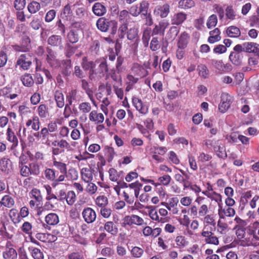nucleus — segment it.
Segmentation results:
<instances>
[{
  "label": "nucleus",
  "mask_w": 259,
  "mask_h": 259,
  "mask_svg": "<svg viewBox=\"0 0 259 259\" xmlns=\"http://www.w3.org/2000/svg\"><path fill=\"white\" fill-rule=\"evenodd\" d=\"M107 203V198L104 196H99L96 199V204L102 208L104 207Z\"/></svg>",
  "instance_id": "obj_59"
},
{
  "label": "nucleus",
  "mask_w": 259,
  "mask_h": 259,
  "mask_svg": "<svg viewBox=\"0 0 259 259\" xmlns=\"http://www.w3.org/2000/svg\"><path fill=\"white\" fill-rule=\"evenodd\" d=\"M218 23V18L216 15L212 14L210 15L207 21L206 26L208 29H211L216 26Z\"/></svg>",
  "instance_id": "obj_49"
},
{
  "label": "nucleus",
  "mask_w": 259,
  "mask_h": 259,
  "mask_svg": "<svg viewBox=\"0 0 259 259\" xmlns=\"http://www.w3.org/2000/svg\"><path fill=\"white\" fill-rule=\"evenodd\" d=\"M0 204L7 208H12L15 204L14 199L9 195H5L0 200Z\"/></svg>",
  "instance_id": "obj_29"
},
{
  "label": "nucleus",
  "mask_w": 259,
  "mask_h": 259,
  "mask_svg": "<svg viewBox=\"0 0 259 259\" xmlns=\"http://www.w3.org/2000/svg\"><path fill=\"white\" fill-rule=\"evenodd\" d=\"M187 15L184 12H179L174 14L171 18V23L173 25L181 24L187 19Z\"/></svg>",
  "instance_id": "obj_16"
},
{
  "label": "nucleus",
  "mask_w": 259,
  "mask_h": 259,
  "mask_svg": "<svg viewBox=\"0 0 259 259\" xmlns=\"http://www.w3.org/2000/svg\"><path fill=\"white\" fill-rule=\"evenodd\" d=\"M211 65L216 69V72L220 74H223L230 71L232 70V66L230 64H224L222 60L213 59L211 61Z\"/></svg>",
  "instance_id": "obj_6"
},
{
  "label": "nucleus",
  "mask_w": 259,
  "mask_h": 259,
  "mask_svg": "<svg viewBox=\"0 0 259 259\" xmlns=\"http://www.w3.org/2000/svg\"><path fill=\"white\" fill-rule=\"evenodd\" d=\"M32 57L29 53H25L21 55L18 58L16 67H19L24 70L29 69L32 63Z\"/></svg>",
  "instance_id": "obj_5"
},
{
  "label": "nucleus",
  "mask_w": 259,
  "mask_h": 259,
  "mask_svg": "<svg viewBox=\"0 0 259 259\" xmlns=\"http://www.w3.org/2000/svg\"><path fill=\"white\" fill-rule=\"evenodd\" d=\"M28 10L31 14L36 13L40 8V6L39 3L33 1L29 3L28 5Z\"/></svg>",
  "instance_id": "obj_50"
},
{
  "label": "nucleus",
  "mask_w": 259,
  "mask_h": 259,
  "mask_svg": "<svg viewBox=\"0 0 259 259\" xmlns=\"http://www.w3.org/2000/svg\"><path fill=\"white\" fill-rule=\"evenodd\" d=\"M202 221L205 226V228L207 225H211L214 226L215 225V222L214 217L213 214H206L204 217H203Z\"/></svg>",
  "instance_id": "obj_43"
},
{
  "label": "nucleus",
  "mask_w": 259,
  "mask_h": 259,
  "mask_svg": "<svg viewBox=\"0 0 259 259\" xmlns=\"http://www.w3.org/2000/svg\"><path fill=\"white\" fill-rule=\"evenodd\" d=\"M199 223L197 220H193L188 227H186V235L188 236H192L194 234V231L197 230L199 227Z\"/></svg>",
  "instance_id": "obj_30"
},
{
  "label": "nucleus",
  "mask_w": 259,
  "mask_h": 259,
  "mask_svg": "<svg viewBox=\"0 0 259 259\" xmlns=\"http://www.w3.org/2000/svg\"><path fill=\"white\" fill-rule=\"evenodd\" d=\"M148 215L151 220L158 223H164L167 222L169 220L167 218H160L157 211L153 206L150 207L148 211Z\"/></svg>",
  "instance_id": "obj_14"
},
{
  "label": "nucleus",
  "mask_w": 259,
  "mask_h": 259,
  "mask_svg": "<svg viewBox=\"0 0 259 259\" xmlns=\"http://www.w3.org/2000/svg\"><path fill=\"white\" fill-rule=\"evenodd\" d=\"M65 199L68 205H73L76 200V195L75 193L72 191L68 192Z\"/></svg>",
  "instance_id": "obj_56"
},
{
  "label": "nucleus",
  "mask_w": 259,
  "mask_h": 259,
  "mask_svg": "<svg viewBox=\"0 0 259 259\" xmlns=\"http://www.w3.org/2000/svg\"><path fill=\"white\" fill-rule=\"evenodd\" d=\"M30 175L38 176L39 175L40 165L37 161H33L29 164Z\"/></svg>",
  "instance_id": "obj_34"
},
{
  "label": "nucleus",
  "mask_w": 259,
  "mask_h": 259,
  "mask_svg": "<svg viewBox=\"0 0 259 259\" xmlns=\"http://www.w3.org/2000/svg\"><path fill=\"white\" fill-rule=\"evenodd\" d=\"M249 26L259 28V16L255 15L251 17L249 20Z\"/></svg>",
  "instance_id": "obj_64"
},
{
  "label": "nucleus",
  "mask_w": 259,
  "mask_h": 259,
  "mask_svg": "<svg viewBox=\"0 0 259 259\" xmlns=\"http://www.w3.org/2000/svg\"><path fill=\"white\" fill-rule=\"evenodd\" d=\"M131 73L140 77H144L148 74V71L142 65L134 63L131 68Z\"/></svg>",
  "instance_id": "obj_11"
},
{
  "label": "nucleus",
  "mask_w": 259,
  "mask_h": 259,
  "mask_svg": "<svg viewBox=\"0 0 259 259\" xmlns=\"http://www.w3.org/2000/svg\"><path fill=\"white\" fill-rule=\"evenodd\" d=\"M104 151L105 155L108 158V161H111L115 155V152L113 148L106 146L104 149Z\"/></svg>",
  "instance_id": "obj_47"
},
{
  "label": "nucleus",
  "mask_w": 259,
  "mask_h": 259,
  "mask_svg": "<svg viewBox=\"0 0 259 259\" xmlns=\"http://www.w3.org/2000/svg\"><path fill=\"white\" fill-rule=\"evenodd\" d=\"M72 16L70 6L69 5H66L63 11L61 13V17L62 19L68 20L70 19Z\"/></svg>",
  "instance_id": "obj_48"
},
{
  "label": "nucleus",
  "mask_w": 259,
  "mask_h": 259,
  "mask_svg": "<svg viewBox=\"0 0 259 259\" xmlns=\"http://www.w3.org/2000/svg\"><path fill=\"white\" fill-rule=\"evenodd\" d=\"M109 179L111 181L118 182L119 178V175L117 171L114 168H110L109 170Z\"/></svg>",
  "instance_id": "obj_62"
},
{
  "label": "nucleus",
  "mask_w": 259,
  "mask_h": 259,
  "mask_svg": "<svg viewBox=\"0 0 259 259\" xmlns=\"http://www.w3.org/2000/svg\"><path fill=\"white\" fill-rule=\"evenodd\" d=\"M25 44L21 46H15L14 49L18 52H27L30 49V40L29 39L27 38L25 40Z\"/></svg>",
  "instance_id": "obj_51"
},
{
  "label": "nucleus",
  "mask_w": 259,
  "mask_h": 259,
  "mask_svg": "<svg viewBox=\"0 0 259 259\" xmlns=\"http://www.w3.org/2000/svg\"><path fill=\"white\" fill-rule=\"evenodd\" d=\"M94 14L98 16H102L105 15L107 10L106 7L100 3H96L92 7Z\"/></svg>",
  "instance_id": "obj_23"
},
{
  "label": "nucleus",
  "mask_w": 259,
  "mask_h": 259,
  "mask_svg": "<svg viewBox=\"0 0 259 259\" xmlns=\"http://www.w3.org/2000/svg\"><path fill=\"white\" fill-rule=\"evenodd\" d=\"M55 99L58 107L62 108L64 106V95L61 91L57 90L55 91Z\"/></svg>",
  "instance_id": "obj_32"
},
{
  "label": "nucleus",
  "mask_w": 259,
  "mask_h": 259,
  "mask_svg": "<svg viewBox=\"0 0 259 259\" xmlns=\"http://www.w3.org/2000/svg\"><path fill=\"white\" fill-rule=\"evenodd\" d=\"M194 5L195 3L193 0H181L178 4V7L184 9L191 8Z\"/></svg>",
  "instance_id": "obj_45"
},
{
  "label": "nucleus",
  "mask_w": 259,
  "mask_h": 259,
  "mask_svg": "<svg viewBox=\"0 0 259 259\" xmlns=\"http://www.w3.org/2000/svg\"><path fill=\"white\" fill-rule=\"evenodd\" d=\"M29 250L31 252L32 257L34 259L44 258L43 253L40 251L39 249L33 247H29Z\"/></svg>",
  "instance_id": "obj_46"
},
{
  "label": "nucleus",
  "mask_w": 259,
  "mask_h": 259,
  "mask_svg": "<svg viewBox=\"0 0 259 259\" xmlns=\"http://www.w3.org/2000/svg\"><path fill=\"white\" fill-rule=\"evenodd\" d=\"M171 180V178L169 175H164L158 178V182H156V183H158L161 186H168Z\"/></svg>",
  "instance_id": "obj_44"
},
{
  "label": "nucleus",
  "mask_w": 259,
  "mask_h": 259,
  "mask_svg": "<svg viewBox=\"0 0 259 259\" xmlns=\"http://www.w3.org/2000/svg\"><path fill=\"white\" fill-rule=\"evenodd\" d=\"M47 61L48 62L54 67H57L60 65L59 61L56 59L55 53L51 50L48 49L47 50Z\"/></svg>",
  "instance_id": "obj_25"
},
{
  "label": "nucleus",
  "mask_w": 259,
  "mask_h": 259,
  "mask_svg": "<svg viewBox=\"0 0 259 259\" xmlns=\"http://www.w3.org/2000/svg\"><path fill=\"white\" fill-rule=\"evenodd\" d=\"M104 230L112 235H116L118 232V227L112 221H108L105 223Z\"/></svg>",
  "instance_id": "obj_26"
},
{
  "label": "nucleus",
  "mask_w": 259,
  "mask_h": 259,
  "mask_svg": "<svg viewBox=\"0 0 259 259\" xmlns=\"http://www.w3.org/2000/svg\"><path fill=\"white\" fill-rule=\"evenodd\" d=\"M109 20L104 17L100 18L96 22L98 29L103 32H106L109 29Z\"/></svg>",
  "instance_id": "obj_28"
},
{
  "label": "nucleus",
  "mask_w": 259,
  "mask_h": 259,
  "mask_svg": "<svg viewBox=\"0 0 259 259\" xmlns=\"http://www.w3.org/2000/svg\"><path fill=\"white\" fill-rule=\"evenodd\" d=\"M205 144L208 148H213L217 156L220 158L224 159L227 157L225 148L221 141L216 140H207Z\"/></svg>",
  "instance_id": "obj_1"
},
{
  "label": "nucleus",
  "mask_w": 259,
  "mask_h": 259,
  "mask_svg": "<svg viewBox=\"0 0 259 259\" xmlns=\"http://www.w3.org/2000/svg\"><path fill=\"white\" fill-rule=\"evenodd\" d=\"M132 103L134 106L140 113L145 114L148 112V109L146 106L143 104L141 100L134 97L132 99Z\"/></svg>",
  "instance_id": "obj_13"
},
{
  "label": "nucleus",
  "mask_w": 259,
  "mask_h": 259,
  "mask_svg": "<svg viewBox=\"0 0 259 259\" xmlns=\"http://www.w3.org/2000/svg\"><path fill=\"white\" fill-rule=\"evenodd\" d=\"M190 36L186 32H182L178 37V47L179 49H184L189 41Z\"/></svg>",
  "instance_id": "obj_20"
},
{
  "label": "nucleus",
  "mask_w": 259,
  "mask_h": 259,
  "mask_svg": "<svg viewBox=\"0 0 259 259\" xmlns=\"http://www.w3.org/2000/svg\"><path fill=\"white\" fill-rule=\"evenodd\" d=\"M213 10L214 12L218 13L220 19H222L224 17V8L219 4H214L213 6Z\"/></svg>",
  "instance_id": "obj_61"
},
{
  "label": "nucleus",
  "mask_w": 259,
  "mask_h": 259,
  "mask_svg": "<svg viewBox=\"0 0 259 259\" xmlns=\"http://www.w3.org/2000/svg\"><path fill=\"white\" fill-rule=\"evenodd\" d=\"M197 70L200 76L204 78L207 77L208 74V70L205 65H199L197 67Z\"/></svg>",
  "instance_id": "obj_53"
},
{
  "label": "nucleus",
  "mask_w": 259,
  "mask_h": 259,
  "mask_svg": "<svg viewBox=\"0 0 259 259\" xmlns=\"http://www.w3.org/2000/svg\"><path fill=\"white\" fill-rule=\"evenodd\" d=\"M21 231L25 234L30 236L32 234V225L29 222H25L20 227Z\"/></svg>",
  "instance_id": "obj_40"
},
{
  "label": "nucleus",
  "mask_w": 259,
  "mask_h": 259,
  "mask_svg": "<svg viewBox=\"0 0 259 259\" xmlns=\"http://www.w3.org/2000/svg\"><path fill=\"white\" fill-rule=\"evenodd\" d=\"M176 247L182 249L188 245V242L186 240L185 237L183 236H178L175 239Z\"/></svg>",
  "instance_id": "obj_41"
},
{
  "label": "nucleus",
  "mask_w": 259,
  "mask_h": 259,
  "mask_svg": "<svg viewBox=\"0 0 259 259\" xmlns=\"http://www.w3.org/2000/svg\"><path fill=\"white\" fill-rule=\"evenodd\" d=\"M82 180L85 183L91 182L93 179V171L91 168L84 167L81 169Z\"/></svg>",
  "instance_id": "obj_21"
},
{
  "label": "nucleus",
  "mask_w": 259,
  "mask_h": 259,
  "mask_svg": "<svg viewBox=\"0 0 259 259\" xmlns=\"http://www.w3.org/2000/svg\"><path fill=\"white\" fill-rule=\"evenodd\" d=\"M36 238L44 242H53L57 239V237L50 233H37Z\"/></svg>",
  "instance_id": "obj_19"
},
{
  "label": "nucleus",
  "mask_w": 259,
  "mask_h": 259,
  "mask_svg": "<svg viewBox=\"0 0 259 259\" xmlns=\"http://www.w3.org/2000/svg\"><path fill=\"white\" fill-rule=\"evenodd\" d=\"M53 164L56 168L60 170L61 173L66 174L67 166L66 164L55 160L53 162Z\"/></svg>",
  "instance_id": "obj_63"
},
{
  "label": "nucleus",
  "mask_w": 259,
  "mask_h": 259,
  "mask_svg": "<svg viewBox=\"0 0 259 259\" xmlns=\"http://www.w3.org/2000/svg\"><path fill=\"white\" fill-rule=\"evenodd\" d=\"M201 236L204 238L206 243L218 245L219 244L218 238L211 231L205 230V228L201 233Z\"/></svg>",
  "instance_id": "obj_10"
},
{
  "label": "nucleus",
  "mask_w": 259,
  "mask_h": 259,
  "mask_svg": "<svg viewBox=\"0 0 259 259\" xmlns=\"http://www.w3.org/2000/svg\"><path fill=\"white\" fill-rule=\"evenodd\" d=\"M26 126L27 127H30L34 131H37L40 128V121L39 117L34 115L31 118L28 119L26 122Z\"/></svg>",
  "instance_id": "obj_18"
},
{
  "label": "nucleus",
  "mask_w": 259,
  "mask_h": 259,
  "mask_svg": "<svg viewBox=\"0 0 259 259\" xmlns=\"http://www.w3.org/2000/svg\"><path fill=\"white\" fill-rule=\"evenodd\" d=\"M6 139L13 144L12 146L16 147L18 143V140L12 128L9 126L6 133Z\"/></svg>",
  "instance_id": "obj_22"
},
{
  "label": "nucleus",
  "mask_w": 259,
  "mask_h": 259,
  "mask_svg": "<svg viewBox=\"0 0 259 259\" xmlns=\"http://www.w3.org/2000/svg\"><path fill=\"white\" fill-rule=\"evenodd\" d=\"M45 176L46 179L54 181L56 176V171L52 168H47L44 172Z\"/></svg>",
  "instance_id": "obj_55"
},
{
  "label": "nucleus",
  "mask_w": 259,
  "mask_h": 259,
  "mask_svg": "<svg viewBox=\"0 0 259 259\" xmlns=\"http://www.w3.org/2000/svg\"><path fill=\"white\" fill-rule=\"evenodd\" d=\"M19 168L20 169V175L24 177H27L30 175V171L29 165H27V162L22 159L21 157L20 158L19 164Z\"/></svg>",
  "instance_id": "obj_17"
},
{
  "label": "nucleus",
  "mask_w": 259,
  "mask_h": 259,
  "mask_svg": "<svg viewBox=\"0 0 259 259\" xmlns=\"http://www.w3.org/2000/svg\"><path fill=\"white\" fill-rule=\"evenodd\" d=\"M17 256V252L13 248H7L3 252V257L5 259H16Z\"/></svg>",
  "instance_id": "obj_33"
},
{
  "label": "nucleus",
  "mask_w": 259,
  "mask_h": 259,
  "mask_svg": "<svg viewBox=\"0 0 259 259\" xmlns=\"http://www.w3.org/2000/svg\"><path fill=\"white\" fill-rule=\"evenodd\" d=\"M218 205V214L220 219H224L225 217H233L235 215L236 211L232 207H223L222 197L220 201L215 202Z\"/></svg>",
  "instance_id": "obj_4"
},
{
  "label": "nucleus",
  "mask_w": 259,
  "mask_h": 259,
  "mask_svg": "<svg viewBox=\"0 0 259 259\" xmlns=\"http://www.w3.org/2000/svg\"><path fill=\"white\" fill-rule=\"evenodd\" d=\"M45 222L48 225L55 226L59 222L58 215L55 213H50L45 217Z\"/></svg>",
  "instance_id": "obj_27"
},
{
  "label": "nucleus",
  "mask_w": 259,
  "mask_h": 259,
  "mask_svg": "<svg viewBox=\"0 0 259 259\" xmlns=\"http://www.w3.org/2000/svg\"><path fill=\"white\" fill-rule=\"evenodd\" d=\"M210 36L208 38V42L210 44H214L220 41L221 39V32L219 28H216L209 32Z\"/></svg>",
  "instance_id": "obj_24"
},
{
  "label": "nucleus",
  "mask_w": 259,
  "mask_h": 259,
  "mask_svg": "<svg viewBox=\"0 0 259 259\" xmlns=\"http://www.w3.org/2000/svg\"><path fill=\"white\" fill-rule=\"evenodd\" d=\"M245 52L249 53H254L259 56V44L253 42H246L244 43Z\"/></svg>",
  "instance_id": "obj_15"
},
{
  "label": "nucleus",
  "mask_w": 259,
  "mask_h": 259,
  "mask_svg": "<svg viewBox=\"0 0 259 259\" xmlns=\"http://www.w3.org/2000/svg\"><path fill=\"white\" fill-rule=\"evenodd\" d=\"M40 132L42 143L47 145H50V142L49 141V132L47 130V127H43L41 128Z\"/></svg>",
  "instance_id": "obj_52"
},
{
  "label": "nucleus",
  "mask_w": 259,
  "mask_h": 259,
  "mask_svg": "<svg viewBox=\"0 0 259 259\" xmlns=\"http://www.w3.org/2000/svg\"><path fill=\"white\" fill-rule=\"evenodd\" d=\"M78 109L80 111L85 114L90 112L92 107L90 103L82 102L79 105Z\"/></svg>",
  "instance_id": "obj_57"
},
{
  "label": "nucleus",
  "mask_w": 259,
  "mask_h": 259,
  "mask_svg": "<svg viewBox=\"0 0 259 259\" xmlns=\"http://www.w3.org/2000/svg\"><path fill=\"white\" fill-rule=\"evenodd\" d=\"M225 16L226 19L234 20L236 17V14L232 6H228L225 9Z\"/></svg>",
  "instance_id": "obj_42"
},
{
  "label": "nucleus",
  "mask_w": 259,
  "mask_h": 259,
  "mask_svg": "<svg viewBox=\"0 0 259 259\" xmlns=\"http://www.w3.org/2000/svg\"><path fill=\"white\" fill-rule=\"evenodd\" d=\"M110 101L108 98H104L102 101L101 104L100 105V108L103 112L107 115L109 113V110L108 106L110 105Z\"/></svg>",
  "instance_id": "obj_54"
},
{
  "label": "nucleus",
  "mask_w": 259,
  "mask_h": 259,
  "mask_svg": "<svg viewBox=\"0 0 259 259\" xmlns=\"http://www.w3.org/2000/svg\"><path fill=\"white\" fill-rule=\"evenodd\" d=\"M48 42L53 46H60L61 45V37L59 35H53L49 37Z\"/></svg>",
  "instance_id": "obj_37"
},
{
  "label": "nucleus",
  "mask_w": 259,
  "mask_h": 259,
  "mask_svg": "<svg viewBox=\"0 0 259 259\" xmlns=\"http://www.w3.org/2000/svg\"><path fill=\"white\" fill-rule=\"evenodd\" d=\"M230 61L235 65H238L240 63V55L239 53L232 52L229 56Z\"/></svg>",
  "instance_id": "obj_60"
},
{
  "label": "nucleus",
  "mask_w": 259,
  "mask_h": 259,
  "mask_svg": "<svg viewBox=\"0 0 259 259\" xmlns=\"http://www.w3.org/2000/svg\"><path fill=\"white\" fill-rule=\"evenodd\" d=\"M226 33L229 37H237L240 35V30L237 27L231 26L227 29Z\"/></svg>",
  "instance_id": "obj_35"
},
{
  "label": "nucleus",
  "mask_w": 259,
  "mask_h": 259,
  "mask_svg": "<svg viewBox=\"0 0 259 259\" xmlns=\"http://www.w3.org/2000/svg\"><path fill=\"white\" fill-rule=\"evenodd\" d=\"M118 19L121 23H127L131 19V14L127 11L122 10L119 13Z\"/></svg>",
  "instance_id": "obj_38"
},
{
  "label": "nucleus",
  "mask_w": 259,
  "mask_h": 259,
  "mask_svg": "<svg viewBox=\"0 0 259 259\" xmlns=\"http://www.w3.org/2000/svg\"><path fill=\"white\" fill-rule=\"evenodd\" d=\"M170 12V6L167 4H163L156 6L153 10V14L156 17L161 18L166 17Z\"/></svg>",
  "instance_id": "obj_7"
},
{
  "label": "nucleus",
  "mask_w": 259,
  "mask_h": 259,
  "mask_svg": "<svg viewBox=\"0 0 259 259\" xmlns=\"http://www.w3.org/2000/svg\"><path fill=\"white\" fill-rule=\"evenodd\" d=\"M204 186L205 187V190L202 191V193L206 196L208 198L210 199L212 201H220L222 195L213 190V186L209 182L203 184Z\"/></svg>",
  "instance_id": "obj_3"
},
{
  "label": "nucleus",
  "mask_w": 259,
  "mask_h": 259,
  "mask_svg": "<svg viewBox=\"0 0 259 259\" xmlns=\"http://www.w3.org/2000/svg\"><path fill=\"white\" fill-rule=\"evenodd\" d=\"M37 112L38 116L41 118H47L49 116V111L47 106L40 104L38 106Z\"/></svg>",
  "instance_id": "obj_39"
},
{
  "label": "nucleus",
  "mask_w": 259,
  "mask_h": 259,
  "mask_svg": "<svg viewBox=\"0 0 259 259\" xmlns=\"http://www.w3.org/2000/svg\"><path fill=\"white\" fill-rule=\"evenodd\" d=\"M21 80L23 85L26 87H31L34 83L32 76L28 73H25L22 75L21 77Z\"/></svg>",
  "instance_id": "obj_36"
},
{
  "label": "nucleus",
  "mask_w": 259,
  "mask_h": 259,
  "mask_svg": "<svg viewBox=\"0 0 259 259\" xmlns=\"http://www.w3.org/2000/svg\"><path fill=\"white\" fill-rule=\"evenodd\" d=\"M122 226L126 228L127 226H143L145 224L144 219L136 214H131L125 216L123 220Z\"/></svg>",
  "instance_id": "obj_2"
},
{
  "label": "nucleus",
  "mask_w": 259,
  "mask_h": 259,
  "mask_svg": "<svg viewBox=\"0 0 259 259\" xmlns=\"http://www.w3.org/2000/svg\"><path fill=\"white\" fill-rule=\"evenodd\" d=\"M131 254L136 258H140L144 253V250L139 247L135 246L131 250Z\"/></svg>",
  "instance_id": "obj_58"
},
{
  "label": "nucleus",
  "mask_w": 259,
  "mask_h": 259,
  "mask_svg": "<svg viewBox=\"0 0 259 259\" xmlns=\"http://www.w3.org/2000/svg\"><path fill=\"white\" fill-rule=\"evenodd\" d=\"M82 216L84 221L88 224L94 222L97 218L96 211L92 208L89 207H85L83 209Z\"/></svg>",
  "instance_id": "obj_9"
},
{
  "label": "nucleus",
  "mask_w": 259,
  "mask_h": 259,
  "mask_svg": "<svg viewBox=\"0 0 259 259\" xmlns=\"http://www.w3.org/2000/svg\"><path fill=\"white\" fill-rule=\"evenodd\" d=\"M11 167V162L9 158L4 157L0 159V169L3 171H8Z\"/></svg>",
  "instance_id": "obj_31"
},
{
  "label": "nucleus",
  "mask_w": 259,
  "mask_h": 259,
  "mask_svg": "<svg viewBox=\"0 0 259 259\" xmlns=\"http://www.w3.org/2000/svg\"><path fill=\"white\" fill-rule=\"evenodd\" d=\"M221 100L219 105V109L222 113H225L230 107L232 102V97L227 93H223L221 97Z\"/></svg>",
  "instance_id": "obj_8"
},
{
  "label": "nucleus",
  "mask_w": 259,
  "mask_h": 259,
  "mask_svg": "<svg viewBox=\"0 0 259 259\" xmlns=\"http://www.w3.org/2000/svg\"><path fill=\"white\" fill-rule=\"evenodd\" d=\"M89 120L95 124H101L104 120L105 117L102 113H99L96 110L92 111L89 114Z\"/></svg>",
  "instance_id": "obj_12"
}]
</instances>
